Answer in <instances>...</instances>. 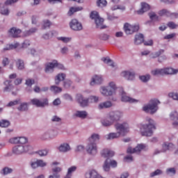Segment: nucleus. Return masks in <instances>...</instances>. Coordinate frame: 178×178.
<instances>
[{
    "mask_svg": "<svg viewBox=\"0 0 178 178\" xmlns=\"http://www.w3.org/2000/svg\"><path fill=\"white\" fill-rule=\"evenodd\" d=\"M10 143H11V144H20L13 148V152L15 155H22V154H26V152L33 151V146L27 144L26 137L13 138L10 140Z\"/></svg>",
    "mask_w": 178,
    "mask_h": 178,
    "instance_id": "nucleus-1",
    "label": "nucleus"
},
{
    "mask_svg": "<svg viewBox=\"0 0 178 178\" xmlns=\"http://www.w3.org/2000/svg\"><path fill=\"white\" fill-rule=\"evenodd\" d=\"M115 128L117 132L106 135L104 136L105 140H115V138H119L120 136H125L126 134L129 133V127L127 122L117 123L115 124Z\"/></svg>",
    "mask_w": 178,
    "mask_h": 178,
    "instance_id": "nucleus-2",
    "label": "nucleus"
},
{
    "mask_svg": "<svg viewBox=\"0 0 178 178\" xmlns=\"http://www.w3.org/2000/svg\"><path fill=\"white\" fill-rule=\"evenodd\" d=\"M116 90H118L116 83L114 81H111L108 83V86H101L99 92L103 97H112V95H115Z\"/></svg>",
    "mask_w": 178,
    "mask_h": 178,
    "instance_id": "nucleus-3",
    "label": "nucleus"
},
{
    "mask_svg": "<svg viewBox=\"0 0 178 178\" xmlns=\"http://www.w3.org/2000/svg\"><path fill=\"white\" fill-rule=\"evenodd\" d=\"M146 122H147V124H144L140 128V133L142 136H145L146 137H151L152 136V130L155 129V122H154V120L147 118L146 119Z\"/></svg>",
    "mask_w": 178,
    "mask_h": 178,
    "instance_id": "nucleus-4",
    "label": "nucleus"
},
{
    "mask_svg": "<svg viewBox=\"0 0 178 178\" xmlns=\"http://www.w3.org/2000/svg\"><path fill=\"white\" fill-rule=\"evenodd\" d=\"M161 104V102L156 99H154L149 101V102L145 105L143 108L144 112L146 113H150L151 115H154L158 111L159 107L158 105Z\"/></svg>",
    "mask_w": 178,
    "mask_h": 178,
    "instance_id": "nucleus-5",
    "label": "nucleus"
},
{
    "mask_svg": "<svg viewBox=\"0 0 178 178\" xmlns=\"http://www.w3.org/2000/svg\"><path fill=\"white\" fill-rule=\"evenodd\" d=\"M59 135V132L54 129H48L42 132L40 135V140L42 141H48L49 140H54L56 138V136Z\"/></svg>",
    "mask_w": 178,
    "mask_h": 178,
    "instance_id": "nucleus-6",
    "label": "nucleus"
},
{
    "mask_svg": "<svg viewBox=\"0 0 178 178\" xmlns=\"http://www.w3.org/2000/svg\"><path fill=\"white\" fill-rule=\"evenodd\" d=\"M138 30H140V25L137 24H131L129 23H125L124 25V31L127 35L134 34V33H137Z\"/></svg>",
    "mask_w": 178,
    "mask_h": 178,
    "instance_id": "nucleus-7",
    "label": "nucleus"
},
{
    "mask_svg": "<svg viewBox=\"0 0 178 178\" xmlns=\"http://www.w3.org/2000/svg\"><path fill=\"white\" fill-rule=\"evenodd\" d=\"M31 104L37 106V108H44V106H48V99L44 98L40 99L38 98H33L31 99Z\"/></svg>",
    "mask_w": 178,
    "mask_h": 178,
    "instance_id": "nucleus-8",
    "label": "nucleus"
},
{
    "mask_svg": "<svg viewBox=\"0 0 178 178\" xmlns=\"http://www.w3.org/2000/svg\"><path fill=\"white\" fill-rule=\"evenodd\" d=\"M122 118H123V113L119 111H111L108 114V119L111 120L113 123L114 122H119Z\"/></svg>",
    "mask_w": 178,
    "mask_h": 178,
    "instance_id": "nucleus-9",
    "label": "nucleus"
},
{
    "mask_svg": "<svg viewBox=\"0 0 178 178\" xmlns=\"http://www.w3.org/2000/svg\"><path fill=\"white\" fill-rule=\"evenodd\" d=\"M19 0H6L4 3V6L1 9V13L4 16H9V13L10 11L8 7L9 5H13V3H16Z\"/></svg>",
    "mask_w": 178,
    "mask_h": 178,
    "instance_id": "nucleus-10",
    "label": "nucleus"
},
{
    "mask_svg": "<svg viewBox=\"0 0 178 178\" xmlns=\"http://www.w3.org/2000/svg\"><path fill=\"white\" fill-rule=\"evenodd\" d=\"M70 27L74 31H81V30H83V24L76 19L71 20L70 22Z\"/></svg>",
    "mask_w": 178,
    "mask_h": 178,
    "instance_id": "nucleus-11",
    "label": "nucleus"
},
{
    "mask_svg": "<svg viewBox=\"0 0 178 178\" xmlns=\"http://www.w3.org/2000/svg\"><path fill=\"white\" fill-rule=\"evenodd\" d=\"M86 151L90 155H96L98 152V147L96 143L88 142L86 147Z\"/></svg>",
    "mask_w": 178,
    "mask_h": 178,
    "instance_id": "nucleus-12",
    "label": "nucleus"
},
{
    "mask_svg": "<svg viewBox=\"0 0 178 178\" xmlns=\"http://www.w3.org/2000/svg\"><path fill=\"white\" fill-rule=\"evenodd\" d=\"M145 145H138L135 148L128 147L127 152L128 154H138V152L143 151L145 148Z\"/></svg>",
    "mask_w": 178,
    "mask_h": 178,
    "instance_id": "nucleus-13",
    "label": "nucleus"
},
{
    "mask_svg": "<svg viewBox=\"0 0 178 178\" xmlns=\"http://www.w3.org/2000/svg\"><path fill=\"white\" fill-rule=\"evenodd\" d=\"M58 151L59 152H63V154H65V152H69V151L72 150V147H70V145L67 143H61L58 147Z\"/></svg>",
    "mask_w": 178,
    "mask_h": 178,
    "instance_id": "nucleus-14",
    "label": "nucleus"
},
{
    "mask_svg": "<svg viewBox=\"0 0 178 178\" xmlns=\"http://www.w3.org/2000/svg\"><path fill=\"white\" fill-rule=\"evenodd\" d=\"M121 95H122V102H129L130 104H134L136 102H138V100L136 99H133L129 96H127V95L126 94V92H124V91L122 90L121 92Z\"/></svg>",
    "mask_w": 178,
    "mask_h": 178,
    "instance_id": "nucleus-15",
    "label": "nucleus"
},
{
    "mask_svg": "<svg viewBox=\"0 0 178 178\" xmlns=\"http://www.w3.org/2000/svg\"><path fill=\"white\" fill-rule=\"evenodd\" d=\"M60 172H62V168L56 167L51 169V174L49 175L48 178H60Z\"/></svg>",
    "mask_w": 178,
    "mask_h": 178,
    "instance_id": "nucleus-16",
    "label": "nucleus"
},
{
    "mask_svg": "<svg viewBox=\"0 0 178 178\" xmlns=\"http://www.w3.org/2000/svg\"><path fill=\"white\" fill-rule=\"evenodd\" d=\"M76 99L80 104L81 106H88V102L90 101V98L88 99H84V97H83L82 95L78 94L76 95Z\"/></svg>",
    "mask_w": 178,
    "mask_h": 178,
    "instance_id": "nucleus-17",
    "label": "nucleus"
},
{
    "mask_svg": "<svg viewBox=\"0 0 178 178\" xmlns=\"http://www.w3.org/2000/svg\"><path fill=\"white\" fill-rule=\"evenodd\" d=\"M58 66V61L54 60L51 63H49L46 65L45 72L46 73H52L54 69Z\"/></svg>",
    "mask_w": 178,
    "mask_h": 178,
    "instance_id": "nucleus-18",
    "label": "nucleus"
},
{
    "mask_svg": "<svg viewBox=\"0 0 178 178\" xmlns=\"http://www.w3.org/2000/svg\"><path fill=\"white\" fill-rule=\"evenodd\" d=\"M8 33L10 37H13V38H17V37L20 36V34L22 33V30L16 27H13L9 30Z\"/></svg>",
    "mask_w": 178,
    "mask_h": 178,
    "instance_id": "nucleus-19",
    "label": "nucleus"
},
{
    "mask_svg": "<svg viewBox=\"0 0 178 178\" xmlns=\"http://www.w3.org/2000/svg\"><path fill=\"white\" fill-rule=\"evenodd\" d=\"M102 81H104V79L101 75H94L92 77L90 81V86H95V84H102Z\"/></svg>",
    "mask_w": 178,
    "mask_h": 178,
    "instance_id": "nucleus-20",
    "label": "nucleus"
},
{
    "mask_svg": "<svg viewBox=\"0 0 178 178\" xmlns=\"http://www.w3.org/2000/svg\"><path fill=\"white\" fill-rule=\"evenodd\" d=\"M101 155L102 158H112L115 155V152L109 149H104L101 152Z\"/></svg>",
    "mask_w": 178,
    "mask_h": 178,
    "instance_id": "nucleus-21",
    "label": "nucleus"
},
{
    "mask_svg": "<svg viewBox=\"0 0 178 178\" xmlns=\"http://www.w3.org/2000/svg\"><path fill=\"white\" fill-rule=\"evenodd\" d=\"M121 76H122V77H125V79H127V80H134L136 74L134 72H130V71H123L121 73Z\"/></svg>",
    "mask_w": 178,
    "mask_h": 178,
    "instance_id": "nucleus-22",
    "label": "nucleus"
},
{
    "mask_svg": "<svg viewBox=\"0 0 178 178\" xmlns=\"http://www.w3.org/2000/svg\"><path fill=\"white\" fill-rule=\"evenodd\" d=\"M104 19L102 17H100L96 19V21H95V23L97 29H99L100 30L106 29V25L104 24Z\"/></svg>",
    "mask_w": 178,
    "mask_h": 178,
    "instance_id": "nucleus-23",
    "label": "nucleus"
},
{
    "mask_svg": "<svg viewBox=\"0 0 178 178\" xmlns=\"http://www.w3.org/2000/svg\"><path fill=\"white\" fill-rule=\"evenodd\" d=\"M66 79V74L65 73H59L55 76V83L57 86H59L60 81H63Z\"/></svg>",
    "mask_w": 178,
    "mask_h": 178,
    "instance_id": "nucleus-24",
    "label": "nucleus"
},
{
    "mask_svg": "<svg viewBox=\"0 0 178 178\" xmlns=\"http://www.w3.org/2000/svg\"><path fill=\"white\" fill-rule=\"evenodd\" d=\"M149 10V5L147 3H141V8L137 11L138 15H143L145 12Z\"/></svg>",
    "mask_w": 178,
    "mask_h": 178,
    "instance_id": "nucleus-25",
    "label": "nucleus"
},
{
    "mask_svg": "<svg viewBox=\"0 0 178 178\" xmlns=\"http://www.w3.org/2000/svg\"><path fill=\"white\" fill-rule=\"evenodd\" d=\"M134 42L136 45H140V44H143V42H144V35L141 33L136 35Z\"/></svg>",
    "mask_w": 178,
    "mask_h": 178,
    "instance_id": "nucleus-26",
    "label": "nucleus"
},
{
    "mask_svg": "<svg viewBox=\"0 0 178 178\" xmlns=\"http://www.w3.org/2000/svg\"><path fill=\"white\" fill-rule=\"evenodd\" d=\"M163 74H176L178 70H175L172 67L163 68Z\"/></svg>",
    "mask_w": 178,
    "mask_h": 178,
    "instance_id": "nucleus-27",
    "label": "nucleus"
},
{
    "mask_svg": "<svg viewBox=\"0 0 178 178\" xmlns=\"http://www.w3.org/2000/svg\"><path fill=\"white\" fill-rule=\"evenodd\" d=\"M4 86H6L3 88L4 92H8L11 90H13V85H12V81H6L4 82Z\"/></svg>",
    "mask_w": 178,
    "mask_h": 178,
    "instance_id": "nucleus-28",
    "label": "nucleus"
},
{
    "mask_svg": "<svg viewBox=\"0 0 178 178\" xmlns=\"http://www.w3.org/2000/svg\"><path fill=\"white\" fill-rule=\"evenodd\" d=\"M163 52H165V50L160 49L158 51H156L154 53H152L149 55V58L150 59H155L156 58H159V56H161V55H162V54H163Z\"/></svg>",
    "mask_w": 178,
    "mask_h": 178,
    "instance_id": "nucleus-29",
    "label": "nucleus"
},
{
    "mask_svg": "<svg viewBox=\"0 0 178 178\" xmlns=\"http://www.w3.org/2000/svg\"><path fill=\"white\" fill-rule=\"evenodd\" d=\"M99 140V134H92L90 137L88 138V143H95Z\"/></svg>",
    "mask_w": 178,
    "mask_h": 178,
    "instance_id": "nucleus-30",
    "label": "nucleus"
},
{
    "mask_svg": "<svg viewBox=\"0 0 178 178\" xmlns=\"http://www.w3.org/2000/svg\"><path fill=\"white\" fill-rule=\"evenodd\" d=\"M77 170V167L76 165H73L68 168L67 173L64 178H72V173L76 172Z\"/></svg>",
    "mask_w": 178,
    "mask_h": 178,
    "instance_id": "nucleus-31",
    "label": "nucleus"
},
{
    "mask_svg": "<svg viewBox=\"0 0 178 178\" xmlns=\"http://www.w3.org/2000/svg\"><path fill=\"white\" fill-rule=\"evenodd\" d=\"M80 10H83V7H71L67 15L68 16H72L75 12H80Z\"/></svg>",
    "mask_w": 178,
    "mask_h": 178,
    "instance_id": "nucleus-32",
    "label": "nucleus"
},
{
    "mask_svg": "<svg viewBox=\"0 0 178 178\" xmlns=\"http://www.w3.org/2000/svg\"><path fill=\"white\" fill-rule=\"evenodd\" d=\"M102 124L105 127H108L109 126H112L113 124V121L108 118V115L106 119L102 120Z\"/></svg>",
    "mask_w": 178,
    "mask_h": 178,
    "instance_id": "nucleus-33",
    "label": "nucleus"
},
{
    "mask_svg": "<svg viewBox=\"0 0 178 178\" xmlns=\"http://www.w3.org/2000/svg\"><path fill=\"white\" fill-rule=\"evenodd\" d=\"M112 106V102L107 101L99 104V109H104L105 108H111Z\"/></svg>",
    "mask_w": 178,
    "mask_h": 178,
    "instance_id": "nucleus-34",
    "label": "nucleus"
},
{
    "mask_svg": "<svg viewBox=\"0 0 178 178\" xmlns=\"http://www.w3.org/2000/svg\"><path fill=\"white\" fill-rule=\"evenodd\" d=\"M151 73L152 76H163V68L153 70Z\"/></svg>",
    "mask_w": 178,
    "mask_h": 178,
    "instance_id": "nucleus-35",
    "label": "nucleus"
},
{
    "mask_svg": "<svg viewBox=\"0 0 178 178\" xmlns=\"http://www.w3.org/2000/svg\"><path fill=\"white\" fill-rule=\"evenodd\" d=\"M19 47V43L16 42L13 44H7L3 49V51H10V49H16Z\"/></svg>",
    "mask_w": 178,
    "mask_h": 178,
    "instance_id": "nucleus-36",
    "label": "nucleus"
},
{
    "mask_svg": "<svg viewBox=\"0 0 178 178\" xmlns=\"http://www.w3.org/2000/svg\"><path fill=\"white\" fill-rule=\"evenodd\" d=\"M102 60H103L104 63L108 65V66H111V67H115V66H116V64L109 58H102Z\"/></svg>",
    "mask_w": 178,
    "mask_h": 178,
    "instance_id": "nucleus-37",
    "label": "nucleus"
},
{
    "mask_svg": "<svg viewBox=\"0 0 178 178\" xmlns=\"http://www.w3.org/2000/svg\"><path fill=\"white\" fill-rule=\"evenodd\" d=\"M16 67L18 70H23L24 69V62L23 60L18 59L16 60Z\"/></svg>",
    "mask_w": 178,
    "mask_h": 178,
    "instance_id": "nucleus-38",
    "label": "nucleus"
},
{
    "mask_svg": "<svg viewBox=\"0 0 178 178\" xmlns=\"http://www.w3.org/2000/svg\"><path fill=\"white\" fill-rule=\"evenodd\" d=\"M17 109L20 112H24L29 109V104L27 103H22L19 106L17 107Z\"/></svg>",
    "mask_w": 178,
    "mask_h": 178,
    "instance_id": "nucleus-39",
    "label": "nucleus"
},
{
    "mask_svg": "<svg viewBox=\"0 0 178 178\" xmlns=\"http://www.w3.org/2000/svg\"><path fill=\"white\" fill-rule=\"evenodd\" d=\"M87 115L86 111H76L75 113V116L81 118V119H86V118H87Z\"/></svg>",
    "mask_w": 178,
    "mask_h": 178,
    "instance_id": "nucleus-40",
    "label": "nucleus"
},
{
    "mask_svg": "<svg viewBox=\"0 0 178 178\" xmlns=\"http://www.w3.org/2000/svg\"><path fill=\"white\" fill-rule=\"evenodd\" d=\"M103 169L105 172H109L111 169V163L109 162V159H107L103 165Z\"/></svg>",
    "mask_w": 178,
    "mask_h": 178,
    "instance_id": "nucleus-41",
    "label": "nucleus"
},
{
    "mask_svg": "<svg viewBox=\"0 0 178 178\" xmlns=\"http://www.w3.org/2000/svg\"><path fill=\"white\" fill-rule=\"evenodd\" d=\"M173 148H175V145L172 143H164L163 145V151H167V149L172 150Z\"/></svg>",
    "mask_w": 178,
    "mask_h": 178,
    "instance_id": "nucleus-42",
    "label": "nucleus"
},
{
    "mask_svg": "<svg viewBox=\"0 0 178 178\" xmlns=\"http://www.w3.org/2000/svg\"><path fill=\"white\" fill-rule=\"evenodd\" d=\"M50 90L52 92H54V94H58V92H62V88H59L56 86H51Z\"/></svg>",
    "mask_w": 178,
    "mask_h": 178,
    "instance_id": "nucleus-43",
    "label": "nucleus"
},
{
    "mask_svg": "<svg viewBox=\"0 0 178 178\" xmlns=\"http://www.w3.org/2000/svg\"><path fill=\"white\" fill-rule=\"evenodd\" d=\"M139 79L143 81V83H147V81H149V79H151V75H142L139 76Z\"/></svg>",
    "mask_w": 178,
    "mask_h": 178,
    "instance_id": "nucleus-44",
    "label": "nucleus"
},
{
    "mask_svg": "<svg viewBox=\"0 0 178 178\" xmlns=\"http://www.w3.org/2000/svg\"><path fill=\"white\" fill-rule=\"evenodd\" d=\"M101 17H99V14H98V12L93 11L90 13V19L92 20H95V22L97 21V19H99Z\"/></svg>",
    "mask_w": 178,
    "mask_h": 178,
    "instance_id": "nucleus-45",
    "label": "nucleus"
},
{
    "mask_svg": "<svg viewBox=\"0 0 178 178\" xmlns=\"http://www.w3.org/2000/svg\"><path fill=\"white\" fill-rule=\"evenodd\" d=\"M10 126V122L6 120H1L0 121V127H9Z\"/></svg>",
    "mask_w": 178,
    "mask_h": 178,
    "instance_id": "nucleus-46",
    "label": "nucleus"
},
{
    "mask_svg": "<svg viewBox=\"0 0 178 178\" xmlns=\"http://www.w3.org/2000/svg\"><path fill=\"white\" fill-rule=\"evenodd\" d=\"M98 38L102 40V41H106L109 40V36L106 33H100L98 35Z\"/></svg>",
    "mask_w": 178,
    "mask_h": 178,
    "instance_id": "nucleus-47",
    "label": "nucleus"
},
{
    "mask_svg": "<svg viewBox=\"0 0 178 178\" xmlns=\"http://www.w3.org/2000/svg\"><path fill=\"white\" fill-rule=\"evenodd\" d=\"M108 2L106 0H97V6L99 8H104V6H106Z\"/></svg>",
    "mask_w": 178,
    "mask_h": 178,
    "instance_id": "nucleus-48",
    "label": "nucleus"
},
{
    "mask_svg": "<svg viewBox=\"0 0 178 178\" xmlns=\"http://www.w3.org/2000/svg\"><path fill=\"white\" fill-rule=\"evenodd\" d=\"M159 15H160V16H170V11L166 10V9H163L159 11Z\"/></svg>",
    "mask_w": 178,
    "mask_h": 178,
    "instance_id": "nucleus-49",
    "label": "nucleus"
},
{
    "mask_svg": "<svg viewBox=\"0 0 178 178\" xmlns=\"http://www.w3.org/2000/svg\"><path fill=\"white\" fill-rule=\"evenodd\" d=\"M12 172H13V170L12 168L6 167L2 170L1 173L3 175H9V173H12Z\"/></svg>",
    "mask_w": 178,
    "mask_h": 178,
    "instance_id": "nucleus-50",
    "label": "nucleus"
},
{
    "mask_svg": "<svg viewBox=\"0 0 178 178\" xmlns=\"http://www.w3.org/2000/svg\"><path fill=\"white\" fill-rule=\"evenodd\" d=\"M118 9H120V10H124L126 8L123 6H119V5H114L111 7V10H118Z\"/></svg>",
    "mask_w": 178,
    "mask_h": 178,
    "instance_id": "nucleus-51",
    "label": "nucleus"
},
{
    "mask_svg": "<svg viewBox=\"0 0 178 178\" xmlns=\"http://www.w3.org/2000/svg\"><path fill=\"white\" fill-rule=\"evenodd\" d=\"M37 154H38L40 156H47V155H48V150L47 149L39 150L37 152Z\"/></svg>",
    "mask_w": 178,
    "mask_h": 178,
    "instance_id": "nucleus-52",
    "label": "nucleus"
},
{
    "mask_svg": "<svg viewBox=\"0 0 178 178\" xmlns=\"http://www.w3.org/2000/svg\"><path fill=\"white\" fill-rule=\"evenodd\" d=\"M171 120H178V113L176 111H173L170 114Z\"/></svg>",
    "mask_w": 178,
    "mask_h": 178,
    "instance_id": "nucleus-53",
    "label": "nucleus"
},
{
    "mask_svg": "<svg viewBox=\"0 0 178 178\" xmlns=\"http://www.w3.org/2000/svg\"><path fill=\"white\" fill-rule=\"evenodd\" d=\"M58 41H62V42H65V44L70 41V38L67 37H58Z\"/></svg>",
    "mask_w": 178,
    "mask_h": 178,
    "instance_id": "nucleus-54",
    "label": "nucleus"
},
{
    "mask_svg": "<svg viewBox=\"0 0 178 178\" xmlns=\"http://www.w3.org/2000/svg\"><path fill=\"white\" fill-rule=\"evenodd\" d=\"M51 22H49V20L46 19L44 21H43V25L42 27L43 29H48V27L51 26Z\"/></svg>",
    "mask_w": 178,
    "mask_h": 178,
    "instance_id": "nucleus-55",
    "label": "nucleus"
},
{
    "mask_svg": "<svg viewBox=\"0 0 178 178\" xmlns=\"http://www.w3.org/2000/svg\"><path fill=\"white\" fill-rule=\"evenodd\" d=\"M170 98H172L175 101H178V93L177 92H171L169 93Z\"/></svg>",
    "mask_w": 178,
    "mask_h": 178,
    "instance_id": "nucleus-56",
    "label": "nucleus"
},
{
    "mask_svg": "<svg viewBox=\"0 0 178 178\" xmlns=\"http://www.w3.org/2000/svg\"><path fill=\"white\" fill-rule=\"evenodd\" d=\"M18 104H20V100L17 99L15 101L10 102L7 106H15V105H18Z\"/></svg>",
    "mask_w": 178,
    "mask_h": 178,
    "instance_id": "nucleus-57",
    "label": "nucleus"
},
{
    "mask_svg": "<svg viewBox=\"0 0 178 178\" xmlns=\"http://www.w3.org/2000/svg\"><path fill=\"white\" fill-rule=\"evenodd\" d=\"M34 83L35 81L33 79H28L26 81V86H27V87H31Z\"/></svg>",
    "mask_w": 178,
    "mask_h": 178,
    "instance_id": "nucleus-58",
    "label": "nucleus"
},
{
    "mask_svg": "<svg viewBox=\"0 0 178 178\" xmlns=\"http://www.w3.org/2000/svg\"><path fill=\"white\" fill-rule=\"evenodd\" d=\"M159 175H162V171L161 170H156L150 174V177H154V176H158Z\"/></svg>",
    "mask_w": 178,
    "mask_h": 178,
    "instance_id": "nucleus-59",
    "label": "nucleus"
},
{
    "mask_svg": "<svg viewBox=\"0 0 178 178\" xmlns=\"http://www.w3.org/2000/svg\"><path fill=\"white\" fill-rule=\"evenodd\" d=\"M149 16L151 20H158V15L155 13H149Z\"/></svg>",
    "mask_w": 178,
    "mask_h": 178,
    "instance_id": "nucleus-60",
    "label": "nucleus"
},
{
    "mask_svg": "<svg viewBox=\"0 0 178 178\" xmlns=\"http://www.w3.org/2000/svg\"><path fill=\"white\" fill-rule=\"evenodd\" d=\"M73 83V82H72L70 81V79H67L65 82H64V87L65 88H69V87H70V86H72V84Z\"/></svg>",
    "mask_w": 178,
    "mask_h": 178,
    "instance_id": "nucleus-61",
    "label": "nucleus"
},
{
    "mask_svg": "<svg viewBox=\"0 0 178 178\" xmlns=\"http://www.w3.org/2000/svg\"><path fill=\"white\" fill-rule=\"evenodd\" d=\"M166 173H167V175H175L176 170H175V168H168L166 170Z\"/></svg>",
    "mask_w": 178,
    "mask_h": 178,
    "instance_id": "nucleus-62",
    "label": "nucleus"
},
{
    "mask_svg": "<svg viewBox=\"0 0 178 178\" xmlns=\"http://www.w3.org/2000/svg\"><path fill=\"white\" fill-rule=\"evenodd\" d=\"M38 165L40 168H44L47 166V163L42 160H38Z\"/></svg>",
    "mask_w": 178,
    "mask_h": 178,
    "instance_id": "nucleus-63",
    "label": "nucleus"
},
{
    "mask_svg": "<svg viewBox=\"0 0 178 178\" xmlns=\"http://www.w3.org/2000/svg\"><path fill=\"white\" fill-rule=\"evenodd\" d=\"M89 101H90V102H98L99 98L97 96H90L89 97Z\"/></svg>",
    "mask_w": 178,
    "mask_h": 178,
    "instance_id": "nucleus-64",
    "label": "nucleus"
}]
</instances>
